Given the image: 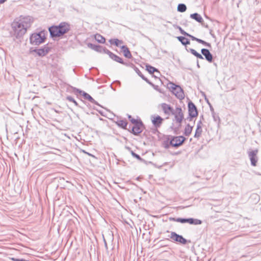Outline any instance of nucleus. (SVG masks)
<instances>
[{"label":"nucleus","mask_w":261,"mask_h":261,"mask_svg":"<svg viewBox=\"0 0 261 261\" xmlns=\"http://www.w3.org/2000/svg\"><path fill=\"white\" fill-rule=\"evenodd\" d=\"M172 141L171 135L164 136L162 141V146L165 149L169 148L170 146H172Z\"/></svg>","instance_id":"13"},{"label":"nucleus","mask_w":261,"mask_h":261,"mask_svg":"<svg viewBox=\"0 0 261 261\" xmlns=\"http://www.w3.org/2000/svg\"><path fill=\"white\" fill-rule=\"evenodd\" d=\"M120 48L122 50V51L123 52V56L125 58L128 59H130L132 58V55L130 53V51L126 45H123L122 46H120Z\"/></svg>","instance_id":"21"},{"label":"nucleus","mask_w":261,"mask_h":261,"mask_svg":"<svg viewBox=\"0 0 261 261\" xmlns=\"http://www.w3.org/2000/svg\"><path fill=\"white\" fill-rule=\"evenodd\" d=\"M172 140H173L172 147L177 148L183 144L184 142L186 141V138L183 136H172Z\"/></svg>","instance_id":"7"},{"label":"nucleus","mask_w":261,"mask_h":261,"mask_svg":"<svg viewBox=\"0 0 261 261\" xmlns=\"http://www.w3.org/2000/svg\"><path fill=\"white\" fill-rule=\"evenodd\" d=\"M193 126L187 124L185 128L184 134L186 136H189L193 130Z\"/></svg>","instance_id":"30"},{"label":"nucleus","mask_w":261,"mask_h":261,"mask_svg":"<svg viewBox=\"0 0 261 261\" xmlns=\"http://www.w3.org/2000/svg\"><path fill=\"white\" fill-rule=\"evenodd\" d=\"M186 50H187V51L190 52L193 55L195 56L197 59H202V60L204 59V58L202 56V55L201 54H200V53H198L194 49H193V48L187 49L186 48Z\"/></svg>","instance_id":"26"},{"label":"nucleus","mask_w":261,"mask_h":261,"mask_svg":"<svg viewBox=\"0 0 261 261\" xmlns=\"http://www.w3.org/2000/svg\"><path fill=\"white\" fill-rule=\"evenodd\" d=\"M66 99L69 101L73 102L74 101V99L71 96H66Z\"/></svg>","instance_id":"45"},{"label":"nucleus","mask_w":261,"mask_h":261,"mask_svg":"<svg viewBox=\"0 0 261 261\" xmlns=\"http://www.w3.org/2000/svg\"><path fill=\"white\" fill-rule=\"evenodd\" d=\"M14 35L17 38L22 37L27 32L24 25L18 20L15 19L11 24Z\"/></svg>","instance_id":"2"},{"label":"nucleus","mask_w":261,"mask_h":261,"mask_svg":"<svg viewBox=\"0 0 261 261\" xmlns=\"http://www.w3.org/2000/svg\"><path fill=\"white\" fill-rule=\"evenodd\" d=\"M161 107L165 114L170 115V114H174V110L170 105L167 104L166 103H162L161 104Z\"/></svg>","instance_id":"15"},{"label":"nucleus","mask_w":261,"mask_h":261,"mask_svg":"<svg viewBox=\"0 0 261 261\" xmlns=\"http://www.w3.org/2000/svg\"><path fill=\"white\" fill-rule=\"evenodd\" d=\"M115 82L118 83L119 85H120L121 83L119 81H116Z\"/></svg>","instance_id":"61"},{"label":"nucleus","mask_w":261,"mask_h":261,"mask_svg":"<svg viewBox=\"0 0 261 261\" xmlns=\"http://www.w3.org/2000/svg\"><path fill=\"white\" fill-rule=\"evenodd\" d=\"M18 20L24 25L26 30L30 27L32 23L31 18L29 16L24 17L20 16Z\"/></svg>","instance_id":"14"},{"label":"nucleus","mask_w":261,"mask_h":261,"mask_svg":"<svg viewBox=\"0 0 261 261\" xmlns=\"http://www.w3.org/2000/svg\"><path fill=\"white\" fill-rule=\"evenodd\" d=\"M195 117H190V114H188V117L187 118V119L189 121H192V119L195 118Z\"/></svg>","instance_id":"51"},{"label":"nucleus","mask_w":261,"mask_h":261,"mask_svg":"<svg viewBox=\"0 0 261 261\" xmlns=\"http://www.w3.org/2000/svg\"><path fill=\"white\" fill-rule=\"evenodd\" d=\"M6 0H0V4H3L6 2Z\"/></svg>","instance_id":"60"},{"label":"nucleus","mask_w":261,"mask_h":261,"mask_svg":"<svg viewBox=\"0 0 261 261\" xmlns=\"http://www.w3.org/2000/svg\"><path fill=\"white\" fill-rule=\"evenodd\" d=\"M109 56V57L113 60L114 61L119 63L120 64H124V61L123 60L118 56L114 54L112 52H111L110 50H109L108 54Z\"/></svg>","instance_id":"20"},{"label":"nucleus","mask_w":261,"mask_h":261,"mask_svg":"<svg viewBox=\"0 0 261 261\" xmlns=\"http://www.w3.org/2000/svg\"><path fill=\"white\" fill-rule=\"evenodd\" d=\"M202 120L201 119H200L198 121L196 126H197V127H202Z\"/></svg>","instance_id":"46"},{"label":"nucleus","mask_w":261,"mask_h":261,"mask_svg":"<svg viewBox=\"0 0 261 261\" xmlns=\"http://www.w3.org/2000/svg\"><path fill=\"white\" fill-rule=\"evenodd\" d=\"M109 41L111 44H114L117 47H119L123 43L122 40H119L117 38L111 39Z\"/></svg>","instance_id":"33"},{"label":"nucleus","mask_w":261,"mask_h":261,"mask_svg":"<svg viewBox=\"0 0 261 261\" xmlns=\"http://www.w3.org/2000/svg\"><path fill=\"white\" fill-rule=\"evenodd\" d=\"M45 31H42L38 33H35L31 35L30 37V41L31 44L38 45L44 42L46 39V34Z\"/></svg>","instance_id":"3"},{"label":"nucleus","mask_w":261,"mask_h":261,"mask_svg":"<svg viewBox=\"0 0 261 261\" xmlns=\"http://www.w3.org/2000/svg\"><path fill=\"white\" fill-rule=\"evenodd\" d=\"M150 83H151V84H149V85H150V86H152V87H153V88L154 89H155V90H158V91H159L160 93H162V91H161V90H160V89H159L158 88V86L154 85V84H153L152 82H150Z\"/></svg>","instance_id":"42"},{"label":"nucleus","mask_w":261,"mask_h":261,"mask_svg":"<svg viewBox=\"0 0 261 261\" xmlns=\"http://www.w3.org/2000/svg\"><path fill=\"white\" fill-rule=\"evenodd\" d=\"M96 110V109H95ZM96 110L99 113H100L102 116H104L103 114V112L100 110H98L96 109Z\"/></svg>","instance_id":"55"},{"label":"nucleus","mask_w":261,"mask_h":261,"mask_svg":"<svg viewBox=\"0 0 261 261\" xmlns=\"http://www.w3.org/2000/svg\"><path fill=\"white\" fill-rule=\"evenodd\" d=\"M178 85H176L172 82H169L168 84V88L170 90V91L172 93L173 91H175L176 90V89L177 88V87L178 86Z\"/></svg>","instance_id":"37"},{"label":"nucleus","mask_w":261,"mask_h":261,"mask_svg":"<svg viewBox=\"0 0 261 261\" xmlns=\"http://www.w3.org/2000/svg\"><path fill=\"white\" fill-rule=\"evenodd\" d=\"M203 95H204V96L205 97V100L206 101L207 103L208 104V107H210V109L211 110V107H213L212 105L208 99L206 98V95H205V94L204 93H203Z\"/></svg>","instance_id":"44"},{"label":"nucleus","mask_w":261,"mask_h":261,"mask_svg":"<svg viewBox=\"0 0 261 261\" xmlns=\"http://www.w3.org/2000/svg\"><path fill=\"white\" fill-rule=\"evenodd\" d=\"M205 46H206L207 47H209V48H211V47H212L211 43H210L208 42H207V43L206 44Z\"/></svg>","instance_id":"54"},{"label":"nucleus","mask_w":261,"mask_h":261,"mask_svg":"<svg viewBox=\"0 0 261 261\" xmlns=\"http://www.w3.org/2000/svg\"><path fill=\"white\" fill-rule=\"evenodd\" d=\"M173 94L175 95V96L180 100H182L185 98V93L184 90L181 88V87L178 85L175 91L172 92Z\"/></svg>","instance_id":"16"},{"label":"nucleus","mask_w":261,"mask_h":261,"mask_svg":"<svg viewBox=\"0 0 261 261\" xmlns=\"http://www.w3.org/2000/svg\"><path fill=\"white\" fill-rule=\"evenodd\" d=\"M163 120V118H162L160 116L157 115L152 117L151 121L153 126L155 128H158L161 125Z\"/></svg>","instance_id":"18"},{"label":"nucleus","mask_w":261,"mask_h":261,"mask_svg":"<svg viewBox=\"0 0 261 261\" xmlns=\"http://www.w3.org/2000/svg\"><path fill=\"white\" fill-rule=\"evenodd\" d=\"M48 30L52 38L62 36L65 33V22H62L59 25L50 27Z\"/></svg>","instance_id":"4"},{"label":"nucleus","mask_w":261,"mask_h":261,"mask_svg":"<svg viewBox=\"0 0 261 261\" xmlns=\"http://www.w3.org/2000/svg\"><path fill=\"white\" fill-rule=\"evenodd\" d=\"M200 119H201L202 121L204 119L203 115H201L200 116Z\"/></svg>","instance_id":"57"},{"label":"nucleus","mask_w":261,"mask_h":261,"mask_svg":"<svg viewBox=\"0 0 261 261\" xmlns=\"http://www.w3.org/2000/svg\"><path fill=\"white\" fill-rule=\"evenodd\" d=\"M128 116V118L129 119V120L130 121V122L132 123H134L135 122H136L137 121H138L139 120V119H135L134 118H133L131 115H127Z\"/></svg>","instance_id":"39"},{"label":"nucleus","mask_w":261,"mask_h":261,"mask_svg":"<svg viewBox=\"0 0 261 261\" xmlns=\"http://www.w3.org/2000/svg\"><path fill=\"white\" fill-rule=\"evenodd\" d=\"M50 50V47L47 45H45L43 47L35 49L34 51L39 56L43 57L48 53Z\"/></svg>","instance_id":"17"},{"label":"nucleus","mask_w":261,"mask_h":261,"mask_svg":"<svg viewBox=\"0 0 261 261\" xmlns=\"http://www.w3.org/2000/svg\"><path fill=\"white\" fill-rule=\"evenodd\" d=\"M210 34H211V36H212L213 38H215V35H214V34H212L211 32H210Z\"/></svg>","instance_id":"64"},{"label":"nucleus","mask_w":261,"mask_h":261,"mask_svg":"<svg viewBox=\"0 0 261 261\" xmlns=\"http://www.w3.org/2000/svg\"><path fill=\"white\" fill-rule=\"evenodd\" d=\"M83 152H84V153H85L87 154H88V155H89V156H93L91 153H88V152H87L85 151V150H83Z\"/></svg>","instance_id":"56"},{"label":"nucleus","mask_w":261,"mask_h":261,"mask_svg":"<svg viewBox=\"0 0 261 261\" xmlns=\"http://www.w3.org/2000/svg\"><path fill=\"white\" fill-rule=\"evenodd\" d=\"M145 127V125L141 119L139 118L138 121L133 123V126L129 125L128 130L134 135L137 136L143 132Z\"/></svg>","instance_id":"5"},{"label":"nucleus","mask_w":261,"mask_h":261,"mask_svg":"<svg viewBox=\"0 0 261 261\" xmlns=\"http://www.w3.org/2000/svg\"><path fill=\"white\" fill-rule=\"evenodd\" d=\"M188 114L190 117H197L198 115V112L196 105L190 100L188 103Z\"/></svg>","instance_id":"10"},{"label":"nucleus","mask_w":261,"mask_h":261,"mask_svg":"<svg viewBox=\"0 0 261 261\" xmlns=\"http://www.w3.org/2000/svg\"><path fill=\"white\" fill-rule=\"evenodd\" d=\"M186 36L192 39V40H193V41H196V40L197 39V38H196V37H195V36H193V35H191V34H190L189 33L187 34Z\"/></svg>","instance_id":"41"},{"label":"nucleus","mask_w":261,"mask_h":261,"mask_svg":"<svg viewBox=\"0 0 261 261\" xmlns=\"http://www.w3.org/2000/svg\"><path fill=\"white\" fill-rule=\"evenodd\" d=\"M128 149L130 151L131 155L135 158L137 159L138 160L140 161L141 162L145 163L146 162V161L142 159L140 155L137 154L134 151H133L132 150H131L130 148L128 147Z\"/></svg>","instance_id":"31"},{"label":"nucleus","mask_w":261,"mask_h":261,"mask_svg":"<svg viewBox=\"0 0 261 261\" xmlns=\"http://www.w3.org/2000/svg\"><path fill=\"white\" fill-rule=\"evenodd\" d=\"M116 124L118 125V127L124 129H127V122L125 120H118L116 122Z\"/></svg>","instance_id":"24"},{"label":"nucleus","mask_w":261,"mask_h":261,"mask_svg":"<svg viewBox=\"0 0 261 261\" xmlns=\"http://www.w3.org/2000/svg\"><path fill=\"white\" fill-rule=\"evenodd\" d=\"M66 92L74 94L77 97H79V96H82L85 99L88 100L90 102L94 101V99L88 93L67 84Z\"/></svg>","instance_id":"1"},{"label":"nucleus","mask_w":261,"mask_h":261,"mask_svg":"<svg viewBox=\"0 0 261 261\" xmlns=\"http://www.w3.org/2000/svg\"><path fill=\"white\" fill-rule=\"evenodd\" d=\"M186 50H187V51L190 52L193 55L195 56L197 59H202V60L204 59V58L202 56V55L201 54H200V53H198L194 49H193V48L187 49L186 48Z\"/></svg>","instance_id":"27"},{"label":"nucleus","mask_w":261,"mask_h":261,"mask_svg":"<svg viewBox=\"0 0 261 261\" xmlns=\"http://www.w3.org/2000/svg\"><path fill=\"white\" fill-rule=\"evenodd\" d=\"M177 222L184 224L185 218H177Z\"/></svg>","instance_id":"43"},{"label":"nucleus","mask_w":261,"mask_h":261,"mask_svg":"<svg viewBox=\"0 0 261 261\" xmlns=\"http://www.w3.org/2000/svg\"><path fill=\"white\" fill-rule=\"evenodd\" d=\"M145 67H146V70L151 74H153V73L155 72L160 73V71H159V70L157 68H156L152 66L151 65H150L148 64H146Z\"/></svg>","instance_id":"25"},{"label":"nucleus","mask_w":261,"mask_h":261,"mask_svg":"<svg viewBox=\"0 0 261 261\" xmlns=\"http://www.w3.org/2000/svg\"><path fill=\"white\" fill-rule=\"evenodd\" d=\"M134 70L142 80L145 81L148 84H151L150 81L142 73L138 67H135Z\"/></svg>","instance_id":"28"},{"label":"nucleus","mask_w":261,"mask_h":261,"mask_svg":"<svg viewBox=\"0 0 261 261\" xmlns=\"http://www.w3.org/2000/svg\"><path fill=\"white\" fill-rule=\"evenodd\" d=\"M103 241H104V243H105V248H106V249H108V246H107V244L106 241V240L105 239V238H103Z\"/></svg>","instance_id":"53"},{"label":"nucleus","mask_w":261,"mask_h":261,"mask_svg":"<svg viewBox=\"0 0 261 261\" xmlns=\"http://www.w3.org/2000/svg\"><path fill=\"white\" fill-rule=\"evenodd\" d=\"M197 66L198 68H200V65H199V64L198 60H197Z\"/></svg>","instance_id":"59"},{"label":"nucleus","mask_w":261,"mask_h":261,"mask_svg":"<svg viewBox=\"0 0 261 261\" xmlns=\"http://www.w3.org/2000/svg\"><path fill=\"white\" fill-rule=\"evenodd\" d=\"M187 9V6L185 4L180 3L178 5L177 10L179 12H185Z\"/></svg>","instance_id":"36"},{"label":"nucleus","mask_w":261,"mask_h":261,"mask_svg":"<svg viewBox=\"0 0 261 261\" xmlns=\"http://www.w3.org/2000/svg\"><path fill=\"white\" fill-rule=\"evenodd\" d=\"M202 132V127L196 126V128L195 130L194 137L198 139L200 138V137L201 136Z\"/></svg>","instance_id":"35"},{"label":"nucleus","mask_w":261,"mask_h":261,"mask_svg":"<svg viewBox=\"0 0 261 261\" xmlns=\"http://www.w3.org/2000/svg\"><path fill=\"white\" fill-rule=\"evenodd\" d=\"M201 53L202 56L204 57V59H205L208 62H213V56L210 51L209 49L207 48H202L201 49Z\"/></svg>","instance_id":"12"},{"label":"nucleus","mask_w":261,"mask_h":261,"mask_svg":"<svg viewBox=\"0 0 261 261\" xmlns=\"http://www.w3.org/2000/svg\"><path fill=\"white\" fill-rule=\"evenodd\" d=\"M213 65L217 68V64L216 63H213Z\"/></svg>","instance_id":"63"},{"label":"nucleus","mask_w":261,"mask_h":261,"mask_svg":"<svg viewBox=\"0 0 261 261\" xmlns=\"http://www.w3.org/2000/svg\"><path fill=\"white\" fill-rule=\"evenodd\" d=\"M173 27L175 28L178 29V30L179 31L180 33L182 35H184L185 36H186V35L188 33L186 32V31H185L180 26H178L177 25H173Z\"/></svg>","instance_id":"38"},{"label":"nucleus","mask_w":261,"mask_h":261,"mask_svg":"<svg viewBox=\"0 0 261 261\" xmlns=\"http://www.w3.org/2000/svg\"><path fill=\"white\" fill-rule=\"evenodd\" d=\"M166 241H169V239L167 238L166 240H161L158 241V243L154 245V246H158V249L167 247L168 245L165 244Z\"/></svg>","instance_id":"29"},{"label":"nucleus","mask_w":261,"mask_h":261,"mask_svg":"<svg viewBox=\"0 0 261 261\" xmlns=\"http://www.w3.org/2000/svg\"><path fill=\"white\" fill-rule=\"evenodd\" d=\"M173 115H174L176 122L179 123V126H180V123L184 119V114L181 108L180 107H176V111L174 110V114Z\"/></svg>","instance_id":"11"},{"label":"nucleus","mask_w":261,"mask_h":261,"mask_svg":"<svg viewBox=\"0 0 261 261\" xmlns=\"http://www.w3.org/2000/svg\"><path fill=\"white\" fill-rule=\"evenodd\" d=\"M254 196L255 197V199H256V197H257L258 198V200H259V196H258V195L255 194Z\"/></svg>","instance_id":"62"},{"label":"nucleus","mask_w":261,"mask_h":261,"mask_svg":"<svg viewBox=\"0 0 261 261\" xmlns=\"http://www.w3.org/2000/svg\"><path fill=\"white\" fill-rule=\"evenodd\" d=\"M72 102H73V103H74V104L75 105V106H77V107H80V108H83L82 107H81V106H80V105H79V103L77 102V101H76L75 100H74V101H73Z\"/></svg>","instance_id":"49"},{"label":"nucleus","mask_w":261,"mask_h":261,"mask_svg":"<svg viewBox=\"0 0 261 261\" xmlns=\"http://www.w3.org/2000/svg\"><path fill=\"white\" fill-rule=\"evenodd\" d=\"M211 112L212 115L214 120L215 122H217V121L218 122H220V117H219L218 114H217L215 112L214 109L213 107H211Z\"/></svg>","instance_id":"34"},{"label":"nucleus","mask_w":261,"mask_h":261,"mask_svg":"<svg viewBox=\"0 0 261 261\" xmlns=\"http://www.w3.org/2000/svg\"><path fill=\"white\" fill-rule=\"evenodd\" d=\"M177 39L184 46H187L190 44V41L185 36H179L176 37Z\"/></svg>","instance_id":"23"},{"label":"nucleus","mask_w":261,"mask_h":261,"mask_svg":"<svg viewBox=\"0 0 261 261\" xmlns=\"http://www.w3.org/2000/svg\"><path fill=\"white\" fill-rule=\"evenodd\" d=\"M258 151V149H256L254 150L248 151L247 152L249 158L251 162V165L254 167L256 166L258 161V158L257 156Z\"/></svg>","instance_id":"8"},{"label":"nucleus","mask_w":261,"mask_h":261,"mask_svg":"<svg viewBox=\"0 0 261 261\" xmlns=\"http://www.w3.org/2000/svg\"><path fill=\"white\" fill-rule=\"evenodd\" d=\"M123 65H125L126 66H129L134 68V69H135V67H136V66L132 63H126L124 62V64Z\"/></svg>","instance_id":"40"},{"label":"nucleus","mask_w":261,"mask_h":261,"mask_svg":"<svg viewBox=\"0 0 261 261\" xmlns=\"http://www.w3.org/2000/svg\"><path fill=\"white\" fill-rule=\"evenodd\" d=\"M70 24L66 22V33L70 30Z\"/></svg>","instance_id":"48"},{"label":"nucleus","mask_w":261,"mask_h":261,"mask_svg":"<svg viewBox=\"0 0 261 261\" xmlns=\"http://www.w3.org/2000/svg\"><path fill=\"white\" fill-rule=\"evenodd\" d=\"M196 41H197V42H198L199 43H201V44H202V42H203V40H202V39H199V38H197V39Z\"/></svg>","instance_id":"52"},{"label":"nucleus","mask_w":261,"mask_h":261,"mask_svg":"<svg viewBox=\"0 0 261 261\" xmlns=\"http://www.w3.org/2000/svg\"><path fill=\"white\" fill-rule=\"evenodd\" d=\"M91 103H94V104H95V105H97V106H99V107H102L100 105V104H99V103H98L97 101H96L95 99H94V101H91Z\"/></svg>","instance_id":"50"},{"label":"nucleus","mask_w":261,"mask_h":261,"mask_svg":"<svg viewBox=\"0 0 261 261\" xmlns=\"http://www.w3.org/2000/svg\"><path fill=\"white\" fill-rule=\"evenodd\" d=\"M168 237L172 242L181 245H185L191 243V240L186 239L182 235L179 234L175 231H171Z\"/></svg>","instance_id":"6"},{"label":"nucleus","mask_w":261,"mask_h":261,"mask_svg":"<svg viewBox=\"0 0 261 261\" xmlns=\"http://www.w3.org/2000/svg\"><path fill=\"white\" fill-rule=\"evenodd\" d=\"M201 220L195 219L194 218H185V223H189L191 225H200L202 224Z\"/></svg>","instance_id":"19"},{"label":"nucleus","mask_w":261,"mask_h":261,"mask_svg":"<svg viewBox=\"0 0 261 261\" xmlns=\"http://www.w3.org/2000/svg\"><path fill=\"white\" fill-rule=\"evenodd\" d=\"M94 38L99 43L103 44L106 42L105 38L103 36L98 33L94 35Z\"/></svg>","instance_id":"32"},{"label":"nucleus","mask_w":261,"mask_h":261,"mask_svg":"<svg viewBox=\"0 0 261 261\" xmlns=\"http://www.w3.org/2000/svg\"><path fill=\"white\" fill-rule=\"evenodd\" d=\"M169 220L170 221H173V222H177V218H175V217H170L169 218Z\"/></svg>","instance_id":"47"},{"label":"nucleus","mask_w":261,"mask_h":261,"mask_svg":"<svg viewBox=\"0 0 261 261\" xmlns=\"http://www.w3.org/2000/svg\"><path fill=\"white\" fill-rule=\"evenodd\" d=\"M207 43V42L205 41L204 40H203L202 44L205 46L206 45V44Z\"/></svg>","instance_id":"58"},{"label":"nucleus","mask_w":261,"mask_h":261,"mask_svg":"<svg viewBox=\"0 0 261 261\" xmlns=\"http://www.w3.org/2000/svg\"><path fill=\"white\" fill-rule=\"evenodd\" d=\"M87 46L88 47L90 48L91 49H92L98 53H104V54H108V53L109 50L105 47H103L101 45H97V44H94L92 43H88L87 44Z\"/></svg>","instance_id":"9"},{"label":"nucleus","mask_w":261,"mask_h":261,"mask_svg":"<svg viewBox=\"0 0 261 261\" xmlns=\"http://www.w3.org/2000/svg\"><path fill=\"white\" fill-rule=\"evenodd\" d=\"M190 17L191 18L194 19L197 22L202 23L203 22V19L202 16L198 13H194L190 14Z\"/></svg>","instance_id":"22"}]
</instances>
